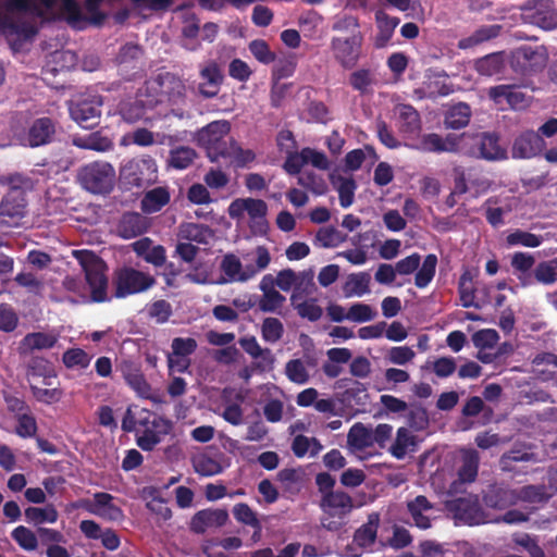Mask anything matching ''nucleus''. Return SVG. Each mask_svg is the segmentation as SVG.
I'll list each match as a JSON object with an SVG mask.
<instances>
[{"mask_svg":"<svg viewBox=\"0 0 557 557\" xmlns=\"http://www.w3.org/2000/svg\"><path fill=\"white\" fill-rule=\"evenodd\" d=\"M54 134V125L48 117L36 120L24 138V145L38 147L49 143Z\"/></svg>","mask_w":557,"mask_h":557,"instance_id":"c756f323","label":"nucleus"},{"mask_svg":"<svg viewBox=\"0 0 557 557\" xmlns=\"http://www.w3.org/2000/svg\"><path fill=\"white\" fill-rule=\"evenodd\" d=\"M227 213L231 219L242 222L247 216L248 225L256 235H263L268 230V205L261 199L237 198L233 200Z\"/></svg>","mask_w":557,"mask_h":557,"instance_id":"7ed1b4c3","label":"nucleus"},{"mask_svg":"<svg viewBox=\"0 0 557 557\" xmlns=\"http://www.w3.org/2000/svg\"><path fill=\"white\" fill-rule=\"evenodd\" d=\"M259 288L262 295L258 300V308L262 312L280 313L286 298L274 287V276L264 275L259 283Z\"/></svg>","mask_w":557,"mask_h":557,"instance_id":"412c9836","label":"nucleus"},{"mask_svg":"<svg viewBox=\"0 0 557 557\" xmlns=\"http://www.w3.org/2000/svg\"><path fill=\"white\" fill-rule=\"evenodd\" d=\"M370 275L368 273H359L351 275L345 286L346 296H363L369 293Z\"/></svg>","mask_w":557,"mask_h":557,"instance_id":"338daca9","label":"nucleus"},{"mask_svg":"<svg viewBox=\"0 0 557 557\" xmlns=\"http://www.w3.org/2000/svg\"><path fill=\"white\" fill-rule=\"evenodd\" d=\"M114 296L125 298L150 289L156 284V278L147 272L131 267H123L114 272Z\"/></svg>","mask_w":557,"mask_h":557,"instance_id":"0eeeda50","label":"nucleus"},{"mask_svg":"<svg viewBox=\"0 0 557 557\" xmlns=\"http://www.w3.org/2000/svg\"><path fill=\"white\" fill-rule=\"evenodd\" d=\"M196 152L190 147H177L171 150L169 164L170 166L184 170L188 168L195 160Z\"/></svg>","mask_w":557,"mask_h":557,"instance_id":"052dcab7","label":"nucleus"},{"mask_svg":"<svg viewBox=\"0 0 557 557\" xmlns=\"http://www.w3.org/2000/svg\"><path fill=\"white\" fill-rule=\"evenodd\" d=\"M476 147L480 156L490 161L506 159L507 151L499 145L498 137L494 134H482L479 136Z\"/></svg>","mask_w":557,"mask_h":557,"instance_id":"58836bf2","label":"nucleus"},{"mask_svg":"<svg viewBox=\"0 0 557 557\" xmlns=\"http://www.w3.org/2000/svg\"><path fill=\"white\" fill-rule=\"evenodd\" d=\"M315 366L317 361L311 357L290 359L286 362L284 372L290 382L304 385L310 380V369Z\"/></svg>","mask_w":557,"mask_h":557,"instance_id":"7c9ffc66","label":"nucleus"},{"mask_svg":"<svg viewBox=\"0 0 557 557\" xmlns=\"http://www.w3.org/2000/svg\"><path fill=\"white\" fill-rule=\"evenodd\" d=\"M200 77L199 92L206 98L216 96L223 79L219 65L213 61L206 63L200 70Z\"/></svg>","mask_w":557,"mask_h":557,"instance_id":"bb28decb","label":"nucleus"},{"mask_svg":"<svg viewBox=\"0 0 557 557\" xmlns=\"http://www.w3.org/2000/svg\"><path fill=\"white\" fill-rule=\"evenodd\" d=\"M122 374L128 385L141 397L150 395V385L147 383L140 370L131 362H124L121 367Z\"/></svg>","mask_w":557,"mask_h":557,"instance_id":"79ce46f5","label":"nucleus"},{"mask_svg":"<svg viewBox=\"0 0 557 557\" xmlns=\"http://www.w3.org/2000/svg\"><path fill=\"white\" fill-rule=\"evenodd\" d=\"M534 258L527 252H516L511 258V265L523 286L532 284L533 273H530V270L534 265Z\"/></svg>","mask_w":557,"mask_h":557,"instance_id":"3c124183","label":"nucleus"},{"mask_svg":"<svg viewBox=\"0 0 557 557\" xmlns=\"http://www.w3.org/2000/svg\"><path fill=\"white\" fill-rule=\"evenodd\" d=\"M146 89L151 99H158V103L164 100L176 102L184 96L185 85L178 77L165 73L148 82Z\"/></svg>","mask_w":557,"mask_h":557,"instance_id":"ddd939ff","label":"nucleus"},{"mask_svg":"<svg viewBox=\"0 0 557 557\" xmlns=\"http://www.w3.org/2000/svg\"><path fill=\"white\" fill-rule=\"evenodd\" d=\"M233 516L234 518L243 524L249 525L257 530L258 532L261 530V523L257 517V513L245 503L236 504L233 507Z\"/></svg>","mask_w":557,"mask_h":557,"instance_id":"0e129e2a","label":"nucleus"},{"mask_svg":"<svg viewBox=\"0 0 557 557\" xmlns=\"http://www.w3.org/2000/svg\"><path fill=\"white\" fill-rule=\"evenodd\" d=\"M523 16L544 29H553L557 26V11L552 0H529L523 5Z\"/></svg>","mask_w":557,"mask_h":557,"instance_id":"2eb2a0df","label":"nucleus"},{"mask_svg":"<svg viewBox=\"0 0 557 557\" xmlns=\"http://www.w3.org/2000/svg\"><path fill=\"white\" fill-rule=\"evenodd\" d=\"M380 525V515L372 512L364 524L359 527L354 534V544L360 548H371L376 540Z\"/></svg>","mask_w":557,"mask_h":557,"instance_id":"72a5a7b5","label":"nucleus"},{"mask_svg":"<svg viewBox=\"0 0 557 557\" xmlns=\"http://www.w3.org/2000/svg\"><path fill=\"white\" fill-rule=\"evenodd\" d=\"M471 116L470 107L466 103H458L451 107L445 116V125L448 128L459 129L468 125Z\"/></svg>","mask_w":557,"mask_h":557,"instance_id":"864d4df0","label":"nucleus"},{"mask_svg":"<svg viewBox=\"0 0 557 557\" xmlns=\"http://www.w3.org/2000/svg\"><path fill=\"white\" fill-rule=\"evenodd\" d=\"M158 166L149 156L126 161L120 169V177L131 186L151 184L157 178Z\"/></svg>","mask_w":557,"mask_h":557,"instance_id":"9d476101","label":"nucleus"},{"mask_svg":"<svg viewBox=\"0 0 557 557\" xmlns=\"http://www.w3.org/2000/svg\"><path fill=\"white\" fill-rule=\"evenodd\" d=\"M332 47L336 60L344 66L351 67L355 65L359 57L360 48V39L358 37L335 38L332 41Z\"/></svg>","mask_w":557,"mask_h":557,"instance_id":"393cba45","label":"nucleus"},{"mask_svg":"<svg viewBox=\"0 0 557 557\" xmlns=\"http://www.w3.org/2000/svg\"><path fill=\"white\" fill-rule=\"evenodd\" d=\"M170 430L171 423L166 419L165 425L160 431L154 428H145L136 433L137 445L143 450L150 451L161 442L162 436L168 434Z\"/></svg>","mask_w":557,"mask_h":557,"instance_id":"09e8293b","label":"nucleus"},{"mask_svg":"<svg viewBox=\"0 0 557 557\" xmlns=\"http://www.w3.org/2000/svg\"><path fill=\"white\" fill-rule=\"evenodd\" d=\"M331 183L337 190L339 196V202L343 208H348L354 202L356 183L349 176H343L339 174L331 175Z\"/></svg>","mask_w":557,"mask_h":557,"instance_id":"de8ad7c7","label":"nucleus"},{"mask_svg":"<svg viewBox=\"0 0 557 557\" xmlns=\"http://www.w3.org/2000/svg\"><path fill=\"white\" fill-rule=\"evenodd\" d=\"M313 276L311 270L298 272L297 282L292 295H297L298 298H308L312 295L315 292Z\"/></svg>","mask_w":557,"mask_h":557,"instance_id":"69168bd1","label":"nucleus"},{"mask_svg":"<svg viewBox=\"0 0 557 557\" xmlns=\"http://www.w3.org/2000/svg\"><path fill=\"white\" fill-rule=\"evenodd\" d=\"M243 258L249 270L253 272V277L265 270L271 262L270 251L264 246H257L251 252L244 255Z\"/></svg>","mask_w":557,"mask_h":557,"instance_id":"603ef678","label":"nucleus"},{"mask_svg":"<svg viewBox=\"0 0 557 557\" xmlns=\"http://www.w3.org/2000/svg\"><path fill=\"white\" fill-rule=\"evenodd\" d=\"M58 342L54 333L34 332L27 334L18 345L20 354H29L34 350L52 348Z\"/></svg>","mask_w":557,"mask_h":557,"instance_id":"f704fd0d","label":"nucleus"},{"mask_svg":"<svg viewBox=\"0 0 557 557\" xmlns=\"http://www.w3.org/2000/svg\"><path fill=\"white\" fill-rule=\"evenodd\" d=\"M421 257L419 253H412L401 260H399L396 264V271L401 275H409L417 271L414 276V284L419 288L426 287L431 281L433 280L437 265V257L435 255H428L421 267Z\"/></svg>","mask_w":557,"mask_h":557,"instance_id":"6e6552de","label":"nucleus"},{"mask_svg":"<svg viewBox=\"0 0 557 557\" xmlns=\"http://www.w3.org/2000/svg\"><path fill=\"white\" fill-rule=\"evenodd\" d=\"M62 360L69 369H85L89 366L91 357L81 348H71L63 354Z\"/></svg>","mask_w":557,"mask_h":557,"instance_id":"774afa93","label":"nucleus"},{"mask_svg":"<svg viewBox=\"0 0 557 557\" xmlns=\"http://www.w3.org/2000/svg\"><path fill=\"white\" fill-rule=\"evenodd\" d=\"M78 177L87 190L91 193H106L114 184L115 171L108 162H92L81 169Z\"/></svg>","mask_w":557,"mask_h":557,"instance_id":"1a4fd4ad","label":"nucleus"},{"mask_svg":"<svg viewBox=\"0 0 557 557\" xmlns=\"http://www.w3.org/2000/svg\"><path fill=\"white\" fill-rule=\"evenodd\" d=\"M9 190L0 206V216L2 223L7 225L15 224V220L24 216L26 212L25 187L28 181L21 175H12L7 178Z\"/></svg>","mask_w":557,"mask_h":557,"instance_id":"39448f33","label":"nucleus"},{"mask_svg":"<svg viewBox=\"0 0 557 557\" xmlns=\"http://www.w3.org/2000/svg\"><path fill=\"white\" fill-rule=\"evenodd\" d=\"M408 511L418 528L428 529L431 527L434 508L424 496H417L413 500L409 502Z\"/></svg>","mask_w":557,"mask_h":557,"instance_id":"c9c22d12","label":"nucleus"},{"mask_svg":"<svg viewBox=\"0 0 557 557\" xmlns=\"http://www.w3.org/2000/svg\"><path fill=\"white\" fill-rule=\"evenodd\" d=\"M30 391L37 401L46 405L59 403L64 394L60 387H49L42 383H33Z\"/></svg>","mask_w":557,"mask_h":557,"instance_id":"6e6d98bb","label":"nucleus"},{"mask_svg":"<svg viewBox=\"0 0 557 557\" xmlns=\"http://www.w3.org/2000/svg\"><path fill=\"white\" fill-rule=\"evenodd\" d=\"M209 235L210 232L208 227L196 223H184L180 225L177 233L178 239L196 242L199 244L206 243Z\"/></svg>","mask_w":557,"mask_h":557,"instance_id":"13d9d810","label":"nucleus"},{"mask_svg":"<svg viewBox=\"0 0 557 557\" xmlns=\"http://www.w3.org/2000/svg\"><path fill=\"white\" fill-rule=\"evenodd\" d=\"M479 455L474 449H460L458 454L457 475L461 483H471L475 480L479 468Z\"/></svg>","mask_w":557,"mask_h":557,"instance_id":"473e14b6","label":"nucleus"},{"mask_svg":"<svg viewBox=\"0 0 557 557\" xmlns=\"http://www.w3.org/2000/svg\"><path fill=\"white\" fill-rule=\"evenodd\" d=\"M490 99L500 109L508 106L512 110H524L532 103V96L515 85H498L487 90Z\"/></svg>","mask_w":557,"mask_h":557,"instance_id":"4468645a","label":"nucleus"},{"mask_svg":"<svg viewBox=\"0 0 557 557\" xmlns=\"http://www.w3.org/2000/svg\"><path fill=\"white\" fill-rule=\"evenodd\" d=\"M547 52L542 46H522L512 53V66L524 75L536 73L547 64Z\"/></svg>","mask_w":557,"mask_h":557,"instance_id":"f8f14e48","label":"nucleus"},{"mask_svg":"<svg viewBox=\"0 0 557 557\" xmlns=\"http://www.w3.org/2000/svg\"><path fill=\"white\" fill-rule=\"evenodd\" d=\"M231 126L226 121H214L196 133L197 143L203 147L211 161L224 157L230 147L228 133Z\"/></svg>","mask_w":557,"mask_h":557,"instance_id":"423d86ee","label":"nucleus"},{"mask_svg":"<svg viewBox=\"0 0 557 557\" xmlns=\"http://www.w3.org/2000/svg\"><path fill=\"white\" fill-rule=\"evenodd\" d=\"M419 98H434L437 96H447L451 92V88L446 83L444 75L434 74L428 76L422 87L414 91Z\"/></svg>","mask_w":557,"mask_h":557,"instance_id":"37998d69","label":"nucleus"},{"mask_svg":"<svg viewBox=\"0 0 557 557\" xmlns=\"http://www.w3.org/2000/svg\"><path fill=\"white\" fill-rule=\"evenodd\" d=\"M191 463L195 472L201 476L216 475L220 474L224 469L220 457L207 451L194 455L191 458Z\"/></svg>","mask_w":557,"mask_h":557,"instance_id":"4c0bfd02","label":"nucleus"},{"mask_svg":"<svg viewBox=\"0 0 557 557\" xmlns=\"http://www.w3.org/2000/svg\"><path fill=\"white\" fill-rule=\"evenodd\" d=\"M395 112L399 117V131L404 134L406 143L411 141L421 129L419 113L408 104H398Z\"/></svg>","mask_w":557,"mask_h":557,"instance_id":"a878e982","label":"nucleus"},{"mask_svg":"<svg viewBox=\"0 0 557 557\" xmlns=\"http://www.w3.org/2000/svg\"><path fill=\"white\" fill-rule=\"evenodd\" d=\"M170 201V193L165 187H157L147 191L141 199V209L146 213L160 211Z\"/></svg>","mask_w":557,"mask_h":557,"instance_id":"8fccbe9b","label":"nucleus"},{"mask_svg":"<svg viewBox=\"0 0 557 557\" xmlns=\"http://www.w3.org/2000/svg\"><path fill=\"white\" fill-rule=\"evenodd\" d=\"M458 516L468 524H480L487 522L520 523L528 520V516L518 510H510L502 518L490 520L481 511L478 502L474 499H459L457 505Z\"/></svg>","mask_w":557,"mask_h":557,"instance_id":"9b49d317","label":"nucleus"},{"mask_svg":"<svg viewBox=\"0 0 557 557\" xmlns=\"http://www.w3.org/2000/svg\"><path fill=\"white\" fill-rule=\"evenodd\" d=\"M406 147L423 152H451L457 149V138L448 135L442 137L438 134L430 133L421 137L418 135L411 141L405 144Z\"/></svg>","mask_w":557,"mask_h":557,"instance_id":"a211bd4d","label":"nucleus"},{"mask_svg":"<svg viewBox=\"0 0 557 557\" xmlns=\"http://www.w3.org/2000/svg\"><path fill=\"white\" fill-rule=\"evenodd\" d=\"M57 373L51 363L44 358H34L27 369V380L29 386L33 383H42L44 385L52 386Z\"/></svg>","mask_w":557,"mask_h":557,"instance_id":"2f4dec72","label":"nucleus"},{"mask_svg":"<svg viewBox=\"0 0 557 557\" xmlns=\"http://www.w3.org/2000/svg\"><path fill=\"white\" fill-rule=\"evenodd\" d=\"M373 445L372 431L361 423L354 424L347 435L349 450L359 457L360 454Z\"/></svg>","mask_w":557,"mask_h":557,"instance_id":"e433bc0d","label":"nucleus"},{"mask_svg":"<svg viewBox=\"0 0 557 557\" xmlns=\"http://www.w3.org/2000/svg\"><path fill=\"white\" fill-rule=\"evenodd\" d=\"M497 495L500 497L499 500H494L493 496H488L486 504L492 507L505 508L519 502H541L548 496L543 487L532 485L524 486L519 492L499 490Z\"/></svg>","mask_w":557,"mask_h":557,"instance_id":"dca6fc26","label":"nucleus"},{"mask_svg":"<svg viewBox=\"0 0 557 557\" xmlns=\"http://www.w3.org/2000/svg\"><path fill=\"white\" fill-rule=\"evenodd\" d=\"M89 513L107 521H122L124 512L114 496L109 493L98 492L90 498Z\"/></svg>","mask_w":557,"mask_h":557,"instance_id":"6ab92c4d","label":"nucleus"},{"mask_svg":"<svg viewBox=\"0 0 557 557\" xmlns=\"http://www.w3.org/2000/svg\"><path fill=\"white\" fill-rule=\"evenodd\" d=\"M320 508L321 524L329 531H338L345 523L346 517L354 508L352 498L345 492H327L323 495Z\"/></svg>","mask_w":557,"mask_h":557,"instance_id":"20e7f679","label":"nucleus"},{"mask_svg":"<svg viewBox=\"0 0 557 557\" xmlns=\"http://www.w3.org/2000/svg\"><path fill=\"white\" fill-rule=\"evenodd\" d=\"M292 448L297 457H304L307 454L315 456L322 450V445L314 437L297 435L293 441Z\"/></svg>","mask_w":557,"mask_h":557,"instance_id":"bf43d9fd","label":"nucleus"},{"mask_svg":"<svg viewBox=\"0 0 557 557\" xmlns=\"http://www.w3.org/2000/svg\"><path fill=\"white\" fill-rule=\"evenodd\" d=\"M186 278L198 285H223L224 281L219 278L215 265L212 261H197L186 274Z\"/></svg>","mask_w":557,"mask_h":557,"instance_id":"c85d7f7f","label":"nucleus"},{"mask_svg":"<svg viewBox=\"0 0 557 557\" xmlns=\"http://www.w3.org/2000/svg\"><path fill=\"white\" fill-rule=\"evenodd\" d=\"M504 62L499 54L486 55L475 63L476 71L484 76H493L503 71Z\"/></svg>","mask_w":557,"mask_h":557,"instance_id":"e2e57ef3","label":"nucleus"},{"mask_svg":"<svg viewBox=\"0 0 557 557\" xmlns=\"http://www.w3.org/2000/svg\"><path fill=\"white\" fill-rule=\"evenodd\" d=\"M345 237L334 227H322L318 231L314 243L321 248H333L339 246Z\"/></svg>","mask_w":557,"mask_h":557,"instance_id":"680f3d73","label":"nucleus"},{"mask_svg":"<svg viewBox=\"0 0 557 557\" xmlns=\"http://www.w3.org/2000/svg\"><path fill=\"white\" fill-rule=\"evenodd\" d=\"M228 521V512L225 509H202L190 519L189 528L196 534H203L210 529H218Z\"/></svg>","mask_w":557,"mask_h":557,"instance_id":"aec40b11","label":"nucleus"},{"mask_svg":"<svg viewBox=\"0 0 557 557\" xmlns=\"http://www.w3.org/2000/svg\"><path fill=\"white\" fill-rule=\"evenodd\" d=\"M544 147L542 137L533 131L521 134L512 146V157L516 159H529L536 156Z\"/></svg>","mask_w":557,"mask_h":557,"instance_id":"b1692460","label":"nucleus"},{"mask_svg":"<svg viewBox=\"0 0 557 557\" xmlns=\"http://www.w3.org/2000/svg\"><path fill=\"white\" fill-rule=\"evenodd\" d=\"M474 274L470 270H466L459 280V295L463 307L479 308L480 305L475 301L474 287H473Z\"/></svg>","mask_w":557,"mask_h":557,"instance_id":"5fc2aeb1","label":"nucleus"},{"mask_svg":"<svg viewBox=\"0 0 557 557\" xmlns=\"http://www.w3.org/2000/svg\"><path fill=\"white\" fill-rule=\"evenodd\" d=\"M377 34L374 39L376 48H384L393 37L394 30L399 24L397 17H391L383 11H377L375 14Z\"/></svg>","mask_w":557,"mask_h":557,"instance_id":"a19ab883","label":"nucleus"},{"mask_svg":"<svg viewBox=\"0 0 557 557\" xmlns=\"http://www.w3.org/2000/svg\"><path fill=\"white\" fill-rule=\"evenodd\" d=\"M137 256L141 257L146 262L162 267L166 261V252L163 246L153 245L148 237L140 238L131 245Z\"/></svg>","mask_w":557,"mask_h":557,"instance_id":"cd10ccee","label":"nucleus"},{"mask_svg":"<svg viewBox=\"0 0 557 557\" xmlns=\"http://www.w3.org/2000/svg\"><path fill=\"white\" fill-rule=\"evenodd\" d=\"M72 256L78 261L82 270L85 273L86 283L90 290V298L86 293V287L82 280L76 276H66L62 285L65 290L72 293L76 298L74 302H103L107 301L108 294V277H107V264L98 257L94 251L82 249L73 250Z\"/></svg>","mask_w":557,"mask_h":557,"instance_id":"f03ea898","label":"nucleus"},{"mask_svg":"<svg viewBox=\"0 0 557 557\" xmlns=\"http://www.w3.org/2000/svg\"><path fill=\"white\" fill-rule=\"evenodd\" d=\"M73 144L79 148L96 151H108L113 146L109 138L102 137L98 133H91L85 137H74Z\"/></svg>","mask_w":557,"mask_h":557,"instance_id":"4d7b16f0","label":"nucleus"},{"mask_svg":"<svg viewBox=\"0 0 557 557\" xmlns=\"http://www.w3.org/2000/svg\"><path fill=\"white\" fill-rule=\"evenodd\" d=\"M54 16L76 21L79 7L75 0H0V28L24 37L35 34L34 18L49 20Z\"/></svg>","mask_w":557,"mask_h":557,"instance_id":"f257e3e1","label":"nucleus"},{"mask_svg":"<svg viewBox=\"0 0 557 557\" xmlns=\"http://www.w3.org/2000/svg\"><path fill=\"white\" fill-rule=\"evenodd\" d=\"M290 305L299 317L311 322L318 321L323 314V309L315 298H298L297 295H290Z\"/></svg>","mask_w":557,"mask_h":557,"instance_id":"a18cd8bd","label":"nucleus"},{"mask_svg":"<svg viewBox=\"0 0 557 557\" xmlns=\"http://www.w3.org/2000/svg\"><path fill=\"white\" fill-rule=\"evenodd\" d=\"M165 135L163 134H154L147 128L139 127L136 128L133 133L126 134L121 139V145L127 146L131 143L140 146L148 147L154 144L162 145L164 144Z\"/></svg>","mask_w":557,"mask_h":557,"instance_id":"49530a36","label":"nucleus"},{"mask_svg":"<svg viewBox=\"0 0 557 557\" xmlns=\"http://www.w3.org/2000/svg\"><path fill=\"white\" fill-rule=\"evenodd\" d=\"M220 268L223 275H219V278H222L224 284L233 282L244 283L253 278V272L249 270V267L244 265L240 259L233 253H227L223 257Z\"/></svg>","mask_w":557,"mask_h":557,"instance_id":"5701e85b","label":"nucleus"},{"mask_svg":"<svg viewBox=\"0 0 557 557\" xmlns=\"http://www.w3.org/2000/svg\"><path fill=\"white\" fill-rule=\"evenodd\" d=\"M158 104V99H151L147 89L139 91L136 99L126 101L121 104L120 113L128 123H135L145 119L147 109H152Z\"/></svg>","mask_w":557,"mask_h":557,"instance_id":"4be33fe9","label":"nucleus"},{"mask_svg":"<svg viewBox=\"0 0 557 557\" xmlns=\"http://www.w3.org/2000/svg\"><path fill=\"white\" fill-rule=\"evenodd\" d=\"M101 98L97 95L72 101L70 114L72 119L85 128L92 127L100 117Z\"/></svg>","mask_w":557,"mask_h":557,"instance_id":"f3484780","label":"nucleus"},{"mask_svg":"<svg viewBox=\"0 0 557 557\" xmlns=\"http://www.w3.org/2000/svg\"><path fill=\"white\" fill-rule=\"evenodd\" d=\"M417 444V437L408 429L399 428L389 451L395 458L403 459L408 453L416 450Z\"/></svg>","mask_w":557,"mask_h":557,"instance_id":"c03bdc74","label":"nucleus"},{"mask_svg":"<svg viewBox=\"0 0 557 557\" xmlns=\"http://www.w3.org/2000/svg\"><path fill=\"white\" fill-rule=\"evenodd\" d=\"M148 228L146 219L139 213H126L122 216L117 232L125 239L134 238L145 233Z\"/></svg>","mask_w":557,"mask_h":557,"instance_id":"ea45409f","label":"nucleus"}]
</instances>
